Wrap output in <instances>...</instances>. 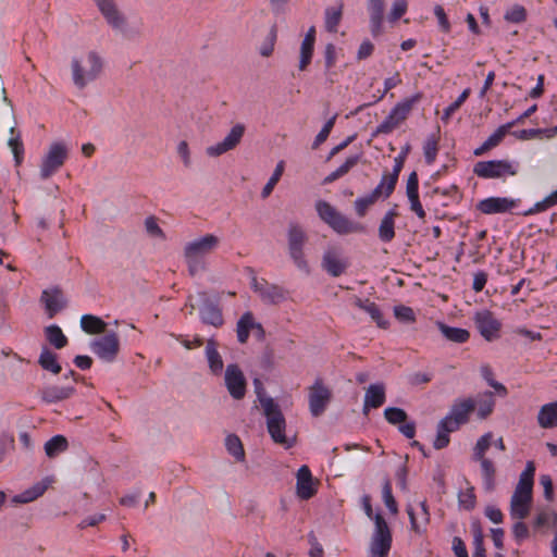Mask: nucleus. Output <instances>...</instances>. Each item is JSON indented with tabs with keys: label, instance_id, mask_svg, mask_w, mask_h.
Returning <instances> with one entry per match:
<instances>
[{
	"label": "nucleus",
	"instance_id": "64",
	"mask_svg": "<svg viewBox=\"0 0 557 557\" xmlns=\"http://www.w3.org/2000/svg\"><path fill=\"white\" fill-rule=\"evenodd\" d=\"M512 534L516 541L521 542L529 536V529L522 520H518L512 527Z\"/></svg>",
	"mask_w": 557,
	"mask_h": 557
},
{
	"label": "nucleus",
	"instance_id": "49",
	"mask_svg": "<svg viewBox=\"0 0 557 557\" xmlns=\"http://www.w3.org/2000/svg\"><path fill=\"white\" fill-rule=\"evenodd\" d=\"M384 418L391 424H400L406 422L408 416L406 411L398 407H387L384 410Z\"/></svg>",
	"mask_w": 557,
	"mask_h": 557
},
{
	"label": "nucleus",
	"instance_id": "19",
	"mask_svg": "<svg viewBox=\"0 0 557 557\" xmlns=\"http://www.w3.org/2000/svg\"><path fill=\"white\" fill-rule=\"evenodd\" d=\"M317 493L313 478L307 466H301L297 471V495L301 499H309Z\"/></svg>",
	"mask_w": 557,
	"mask_h": 557
},
{
	"label": "nucleus",
	"instance_id": "31",
	"mask_svg": "<svg viewBox=\"0 0 557 557\" xmlns=\"http://www.w3.org/2000/svg\"><path fill=\"white\" fill-rule=\"evenodd\" d=\"M398 213L395 210H389L381 220L379 226V238L383 243H389L395 237V218Z\"/></svg>",
	"mask_w": 557,
	"mask_h": 557
},
{
	"label": "nucleus",
	"instance_id": "56",
	"mask_svg": "<svg viewBox=\"0 0 557 557\" xmlns=\"http://www.w3.org/2000/svg\"><path fill=\"white\" fill-rule=\"evenodd\" d=\"M473 545L474 553L473 557H486L485 548L483 545V533L479 525L473 524Z\"/></svg>",
	"mask_w": 557,
	"mask_h": 557
},
{
	"label": "nucleus",
	"instance_id": "8",
	"mask_svg": "<svg viewBox=\"0 0 557 557\" xmlns=\"http://www.w3.org/2000/svg\"><path fill=\"white\" fill-rule=\"evenodd\" d=\"M349 267V260L339 246H329L323 252L321 268L331 276L338 277Z\"/></svg>",
	"mask_w": 557,
	"mask_h": 557
},
{
	"label": "nucleus",
	"instance_id": "25",
	"mask_svg": "<svg viewBox=\"0 0 557 557\" xmlns=\"http://www.w3.org/2000/svg\"><path fill=\"white\" fill-rule=\"evenodd\" d=\"M250 331L259 338H261L264 333L261 324L257 323L252 315H242L237 323V337L242 344L247 342Z\"/></svg>",
	"mask_w": 557,
	"mask_h": 557
},
{
	"label": "nucleus",
	"instance_id": "26",
	"mask_svg": "<svg viewBox=\"0 0 557 557\" xmlns=\"http://www.w3.org/2000/svg\"><path fill=\"white\" fill-rule=\"evenodd\" d=\"M532 497L512 494L510 499V516L516 520L525 519L531 510Z\"/></svg>",
	"mask_w": 557,
	"mask_h": 557
},
{
	"label": "nucleus",
	"instance_id": "12",
	"mask_svg": "<svg viewBox=\"0 0 557 557\" xmlns=\"http://www.w3.org/2000/svg\"><path fill=\"white\" fill-rule=\"evenodd\" d=\"M309 410L313 417H320L331 401L332 393L321 380L309 388Z\"/></svg>",
	"mask_w": 557,
	"mask_h": 557
},
{
	"label": "nucleus",
	"instance_id": "54",
	"mask_svg": "<svg viewBox=\"0 0 557 557\" xmlns=\"http://www.w3.org/2000/svg\"><path fill=\"white\" fill-rule=\"evenodd\" d=\"M475 502L474 488L472 486L458 494L459 506L466 510H472L475 507Z\"/></svg>",
	"mask_w": 557,
	"mask_h": 557
},
{
	"label": "nucleus",
	"instance_id": "20",
	"mask_svg": "<svg viewBox=\"0 0 557 557\" xmlns=\"http://www.w3.org/2000/svg\"><path fill=\"white\" fill-rule=\"evenodd\" d=\"M52 480L50 478H45L44 480L36 482L29 488H26L22 493L13 496L12 502L15 504H27L34 502L45 494Z\"/></svg>",
	"mask_w": 557,
	"mask_h": 557
},
{
	"label": "nucleus",
	"instance_id": "29",
	"mask_svg": "<svg viewBox=\"0 0 557 557\" xmlns=\"http://www.w3.org/2000/svg\"><path fill=\"white\" fill-rule=\"evenodd\" d=\"M537 423L542 429L557 426V401L543 405L537 412Z\"/></svg>",
	"mask_w": 557,
	"mask_h": 557
},
{
	"label": "nucleus",
	"instance_id": "27",
	"mask_svg": "<svg viewBox=\"0 0 557 557\" xmlns=\"http://www.w3.org/2000/svg\"><path fill=\"white\" fill-rule=\"evenodd\" d=\"M41 300L45 302L46 309L51 313L66 309L67 300L63 293L58 288L45 290L42 293Z\"/></svg>",
	"mask_w": 557,
	"mask_h": 557
},
{
	"label": "nucleus",
	"instance_id": "4",
	"mask_svg": "<svg viewBox=\"0 0 557 557\" xmlns=\"http://www.w3.org/2000/svg\"><path fill=\"white\" fill-rule=\"evenodd\" d=\"M71 67L74 85L78 89H84L101 74L103 63L95 51H90L85 59L74 58Z\"/></svg>",
	"mask_w": 557,
	"mask_h": 557
},
{
	"label": "nucleus",
	"instance_id": "3",
	"mask_svg": "<svg viewBox=\"0 0 557 557\" xmlns=\"http://www.w3.org/2000/svg\"><path fill=\"white\" fill-rule=\"evenodd\" d=\"M315 210L319 218L339 235L364 232V226L361 223L349 220L325 200H318Z\"/></svg>",
	"mask_w": 557,
	"mask_h": 557
},
{
	"label": "nucleus",
	"instance_id": "45",
	"mask_svg": "<svg viewBox=\"0 0 557 557\" xmlns=\"http://www.w3.org/2000/svg\"><path fill=\"white\" fill-rule=\"evenodd\" d=\"M284 172V161H280L277 164H276V168L272 174V176L270 177V180L268 181V183L264 185V187L262 188V191H261V197L264 199V198H268L271 193L273 191V188L275 187V185L277 184V182L280 181L282 174Z\"/></svg>",
	"mask_w": 557,
	"mask_h": 557
},
{
	"label": "nucleus",
	"instance_id": "22",
	"mask_svg": "<svg viewBox=\"0 0 557 557\" xmlns=\"http://www.w3.org/2000/svg\"><path fill=\"white\" fill-rule=\"evenodd\" d=\"M419 511H416L412 506L407 507V513L410 519L411 529L416 533H422L425 531V528L430 521V515L426 506V502L422 500L418 504Z\"/></svg>",
	"mask_w": 557,
	"mask_h": 557
},
{
	"label": "nucleus",
	"instance_id": "17",
	"mask_svg": "<svg viewBox=\"0 0 557 557\" xmlns=\"http://www.w3.org/2000/svg\"><path fill=\"white\" fill-rule=\"evenodd\" d=\"M518 200L506 197H490L481 200L476 208L484 214L505 213L515 208Z\"/></svg>",
	"mask_w": 557,
	"mask_h": 557
},
{
	"label": "nucleus",
	"instance_id": "35",
	"mask_svg": "<svg viewBox=\"0 0 557 557\" xmlns=\"http://www.w3.org/2000/svg\"><path fill=\"white\" fill-rule=\"evenodd\" d=\"M81 326L87 334H101L107 332L108 324L98 315H81Z\"/></svg>",
	"mask_w": 557,
	"mask_h": 557
},
{
	"label": "nucleus",
	"instance_id": "59",
	"mask_svg": "<svg viewBox=\"0 0 557 557\" xmlns=\"http://www.w3.org/2000/svg\"><path fill=\"white\" fill-rule=\"evenodd\" d=\"M400 123L397 121L396 117H394L393 114H388L385 120L376 127L375 135L377 134H389L392 133L396 127H398Z\"/></svg>",
	"mask_w": 557,
	"mask_h": 557
},
{
	"label": "nucleus",
	"instance_id": "51",
	"mask_svg": "<svg viewBox=\"0 0 557 557\" xmlns=\"http://www.w3.org/2000/svg\"><path fill=\"white\" fill-rule=\"evenodd\" d=\"M382 497L385 506L388 508V510L396 515L398 512L397 503L392 494V486L389 480H385L383 487H382Z\"/></svg>",
	"mask_w": 557,
	"mask_h": 557
},
{
	"label": "nucleus",
	"instance_id": "18",
	"mask_svg": "<svg viewBox=\"0 0 557 557\" xmlns=\"http://www.w3.org/2000/svg\"><path fill=\"white\" fill-rule=\"evenodd\" d=\"M315 44V27L311 26L300 45L298 70L306 71L313 57Z\"/></svg>",
	"mask_w": 557,
	"mask_h": 557
},
{
	"label": "nucleus",
	"instance_id": "2",
	"mask_svg": "<svg viewBox=\"0 0 557 557\" xmlns=\"http://www.w3.org/2000/svg\"><path fill=\"white\" fill-rule=\"evenodd\" d=\"M260 405L267 418V429L274 443L290 448L295 440L285 434L286 420L280 406L271 397H260Z\"/></svg>",
	"mask_w": 557,
	"mask_h": 557
},
{
	"label": "nucleus",
	"instance_id": "63",
	"mask_svg": "<svg viewBox=\"0 0 557 557\" xmlns=\"http://www.w3.org/2000/svg\"><path fill=\"white\" fill-rule=\"evenodd\" d=\"M325 71L329 72L336 62V48L333 44H327L324 50Z\"/></svg>",
	"mask_w": 557,
	"mask_h": 557
},
{
	"label": "nucleus",
	"instance_id": "52",
	"mask_svg": "<svg viewBox=\"0 0 557 557\" xmlns=\"http://www.w3.org/2000/svg\"><path fill=\"white\" fill-rule=\"evenodd\" d=\"M375 194L376 193H370L355 201V210L359 216L366 215L368 209L377 201Z\"/></svg>",
	"mask_w": 557,
	"mask_h": 557
},
{
	"label": "nucleus",
	"instance_id": "39",
	"mask_svg": "<svg viewBox=\"0 0 557 557\" xmlns=\"http://www.w3.org/2000/svg\"><path fill=\"white\" fill-rule=\"evenodd\" d=\"M474 401L475 408H478V417L480 419H486L493 412L495 400L492 392L484 393Z\"/></svg>",
	"mask_w": 557,
	"mask_h": 557
},
{
	"label": "nucleus",
	"instance_id": "48",
	"mask_svg": "<svg viewBox=\"0 0 557 557\" xmlns=\"http://www.w3.org/2000/svg\"><path fill=\"white\" fill-rule=\"evenodd\" d=\"M404 166V157L400 154L395 158V164L393 172L387 174L389 176L388 183L386 184V196H391L395 189L399 173Z\"/></svg>",
	"mask_w": 557,
	"mask_h": 557
},
{
	"label": "nucleus",
	"instance_id": "23",
	"mask_svg": "<svg viewBox=\"0 0 557 557\" xmlns=\"http://www.w3.org/2000/svg\"><path fill=\"white\" fill-rule=\"evenodd\" d=\"M534 474L535 463L534 461H528L525 469L520 473L519 481L515 487L513 494L532 497Z\"/></svg>",
	"mask_w": 557,
	"mask_h": 557
},
{
	"label": "nucleus",
	"instance_id": "61",
	"mask_svg": "<svg viewBox=\"0 0 557 557\" xmlns=\"http://www.w3.org/2000/svg\"><path fill=\"white\" fill-rule=\"evenodd\" d=\"M407 0H394L388 18L391 22L399 20L407 11Z\"/></svg>",
	"mask_w": 557,
	"mask_h": 557
},
{
	"label": "nucleus",
	"instance_id": "16",
	"mask_svg": "<svg viewBox=\"0 0 557 557\" xmlns=\"http://www.w3.org/2000/svg\"><path fill=\"white\" fill-rule=\"evenodd\" d=\"M225 385L234 399H242L246 393V380L237 364H228L225 370Z\"/></svg>",
	"mask_w": 557,
	"mask_h": 557
},
{
	"label": "nucleus",
	"instance_id": "47",
	"mask_svg": "<svg viewBox=\"0 0 557 557\" xmlns=\"http://www.w3.org/2000/svg\"><path fill=\"white\" fill-rule=\"evenodd\" d=\"M438 151V138L435 135H431L424 143L423 153L425 162L432 164L437 156Z\"/></svg>",
	"mask_w": 557,
	"mask_h": 557
},
{
	"label": "nucleus",
	"instance_id": "62",
	"mask_svg": "<svg viewBox=\"0 0 557 557\" xmlns=\"http://www.w3.org/2000/svg\"><path fill=\"white\" fill-rule=\"evenodd\" d=\"M145 227L149 235H151L153 237L165 238L163 231L160 228V226L158 225V223L153 216H149L146 219Z\"/></svg>",
	"mask_w": 557,
	"mask_h": 557
},
{
	"label": "nucleus",
	"instance_id": "38",
	"mask_svg": "<svg viewBox=\"0 0 557 557\" xmlns=\"http://www.w3.org/2000/svg\"><path fill=\"white\" fill-rule=\"evenodd\" d=\"M359 154L347 158L346 161L338 169H336L335 171H333L332 173L324 177L323 184H331L336 180L343 177L359 162Z\"/></svg>",
	"mask_w": 557,
	"mask_h": 557
},
{
	"label": "nucleus",
	"instance_id": "33",
	"mask_svg": "<svg viewBox=\"0 0 557 557\" xmlns=\"http://www.w3.org/2000/svg\"><path fill=\"white\" fill-rule=\"evenodd\" d=\"M436 325L444 337L453 343L462 344L470 337V333L466 329L448 326L443 322H436Z\"/></svg>",
	"mask_w": 557,
	"mask_h": 557
},
{
	"label": "nucleus",
	"instance_id": "13",
	"mask_svg": "<svg viewBox=\"0 0 557 557\" xmlns=\"http://www.w3.org/2000/svg\"><path fill=\"white\" fill-rule=\"evenodd\" d=\"M220 244V238L213 234H207L200 238L189 242L184 247V258H198L211 253Z\"/></svg>",
	"mask_w": 557,
	"mask_h": 557
},
{
	"label": "nucleus",
	"instance_id": "21",
	"mask_svg": "<svg viewBox=\"0 0 557 557\" xmlns=\"http://www.w3.org/2000/svg\"><path fill=\"white\" fill-rule=\"evenodd\" d=\"M475 324L486 341L492 342L499 337L500 323L493 315H475Z\"/></svg>",
	"mask_w": 557,
	"mask_h": 557
},
{
	"label": "nucleus",
	"instance_id": "42",
	"mask_svg": "<svg viewBox=\"0 0 557 557\" xmlns=\"http://www.w3.org/2000/svg\"><path fill=\"white\" fill-rule=\"evenodd\" d=\"M419 97L414 96L410 99H406L401 102H398L391 111V114L397 119L399 123L404 122L410 111L412 110L413 104L418 101Z\"/></svg>",
	"mask_w": 557,
	"mask_h": 557
},
{
	"label": "nucleus",
	"instance_id": "1",
	"mask_svg": "<svg viewBox=\"0 0 557 557\" xmlns=\"http://www.w3.org/2000/svg\"><path fill=\"white\" fill-rule=\"evenodd\" d=\"M475 409L472 398L457 399L450 407L447 416L437 423L436 437L433 442L435 449H443L449 444V433H453L469 421L470 414Z\"/></svg>",
	"mask_w": 557,
	"mask_h": 557
},
{
	"label": "nucleus",
	"instance_id": "7",
	"mask_svg": "<svg viewBox=\"0 0 557 557\" xmlns=\"http://www.w3.org/2000/svg\"><path fill=\"white\" fill-rule=\"evenodd\" d=\"M90 348L100 360L112 363L120 354V338L115 332L110 331L94 339Z\"/></svg>",
	"mask_w": 557,
	"mask_h": 557
},
{
	"label": "nucleus",
	"instance_id": "34",
	"mask_svg": "<svg viewBox=\"0 0 557 557\" xmlns=\"http://www.w3.org/2000/svg\"><path fill=\"white\" fill-rule=\"evenodd\" d=\"M344 4L338 2L325 10V29L330 33H337L338 25L343 17Z\"/></svg>",
	"mask_w": 557,
	"mask_h": 557
},
{
	"label": "nucleus",
	"instance_id": "60",
	"mask_svg": "<svg viewBox=\"0 0 557 557\" xmlns=\"http://www.w3.org/2000/svg\"><path fill=\"white\" fill-rule=\"evenodd\" d=\"M8 145L13 152L16 165H20L22 162L23 152H24V147H23V143L20 139V135L15 136V137H11L8 141Z\"/></svg>",
	"mask_w": 557,
	"mask_h": 557
},
{
	"label": "nucleus",
	"instance_id": "5",
	"mask_svg": "<svg viewBox=\"0 0 557 557\" xmlns=\"http://www.w3.org/2000/svg\"><path fill=\"white\" fill-rule=\"evenodd\" d=\"M307 239L308 236L305 230L298 223H289L287 230L289 257L299 270L309 273V264L304 253V246L307 243Z\"/></svg>",
	"mask_w": 557,
	"mask_h": 557
},
{
	"label": "nucleus",
	"instance_id": "6",
	"mask_svg": "<svg viewBox=\"0 0 557 557\" xmlns=\"http://www.w3.org/2000/svg\"><path fill=\"white\" fill-rule=\"evenodd\" d=\"M69 149L63 143H52L44 156L40 165V177L47 180L53 175L66 161Z\"/></svg>",
	"mask_w": 557,
	"mask_h": 557
},
{
	"label": "nucleus",
	"instance_id": "36",
	"mask_svg": "<svg viewBox=\"0 0 557 557\" xmlns=\"http://www.w3.org/2000/svg\"><path fill=\"white\" fill-rule=\"evenodd\" d=\"M206 356L209 368L213 373H220L223 369V360L216 350V344L213 339H209L206 345Z\"/></svg>",
	"mask_w": 557,
	"mask_h": 557
},
{
	"label": "nucleus",
	"instance_id": "10",
	"mask_svg": "<svg viewBox=\"0 0 557 557\" xmlns=\"http://www.w3.org/2000/svg\"><path fill=\"white\" fill-rule=\"evenodd\" d=\"M473 173L481 178H499L505 174L513 176L517 170L507 160H490L476 162Z\"/></svg>",
	"mask_w": 557,
	"mask_h": 557
},
{
	"label": "nucleus",
	"instance_id": "55",
	"mask_svg": "<svg viewBox=\"0 0 557 557\" xmlns=\"http://www.w3.org/2000/svg\"><path fill=\"white\" fill-rule=\"evenodd\" d=\"M336 117H337V114L333 115L330 120H327L325 122V124L323 125L322 129L315 136V139H314L313 145H312L313 149H317L321 144H323L327 139V137H329V135H330V133H331V131H332V128H333V126L335 124Z\"/></svg>",
	"mask_w": 557,
	"mask_h": 557
},
{
	"label": "nucleus",
	"instance_id": "30",
	"mask_svg": "<svg viewBox=\"0 0 557 557\" xmlns=\"http://www.w3.org/2000/svg\"><path fill=\"white\" fill-rule=\"evenodd\" d=\"M73 393V387H60L51 385L44 387L40 392V396L44 401L51 404L67 399Z\"/></svg>",
	"mask_w": 557,
	"mask_h": 557
},
{
	"label": "nucleus",
	"instance_id": "50",
	"mask_svg": "<svg viewBox=\"0 0 557 557\" xmlns=\"http://www.w3.org/2000/svg\"><path fill=\"white\" fill-rule=\"evenodd\" d=\"M504 18L510 23H522L527 18V10L520 4H515L506 11Z\"/></svg>",
	"mask_w": 557,
	"mask_h": 557
},
{
	"label": "nucleus",
	"instance_id": "57",
	"mask_svg": "<svg viewBox=\"0 0 557 557\" xmlns=\"http://www.w3.org/2000/svg\"><path fill=\"white\" fill-rule=\"evenodd\" d=\"M351 304L356 309L363 310L367 313H379V309L375 304L370 301L368 298L362 299L355 296L351 298Z\"/></svg>",
	"mask_w": 557,
	"mask_h": 557
},
{
	"label": "nucleus",
	"instance_id": "43",
	"mask_svg": "<svg viewBox=\"0 0 557 557\" xmlns=\"http://www.w3.org/2000/svg\"><path fill=\"white\" fill-rule=\"evenodd\" d=\"M225 446L227 451L238 461L245 459V450L239 437L235 434H231L225 438Z\"/></svg>",
	"mask_w": 557,
	"mask_h": 557
},
{
	"label": "nucleus",
	"instance_id": "9",
	"mask_svg": "<svg viewBox=\"0 0 557 557\" xmlns=\"http://www.w3.org/2000/svg\"><path fill=\"white\" fill-rule=\"evenodd\" d=\"M95 2L108 24L114 29L121 32L127 38L137 34L136 32L126 29V18L117 9L114 0H95Z\"/></svg>",
	"mask_w": 557,
	"mask_h": 557
},
{
	"label": "nucleus",
	"instance_id": "32",
	"mask_svg": "<svg viewBox=\"0 0 557 557\" xmlns=\"http://www.w3.org/2000/svg\"><path fill=\"white\" fill-rule=\"evenodd\" d=\"M364 399L368 406L372 408L381 407L386 399L385 386L383 383L371 384L364 393Z\"/></svg>",
	"mask_w": 557,
	"mask_h": 557
},
{
	"label": "nucleus",
	"instance_id": "28",
	"mask_svg": "<svg viewBox=\"0 0 557 557\" xmlns=\"http://www.w3.org/2000/svg\"><path fill=\"white\" fill-rule=\"evenodd\" d=\"M510 128H512V123H506L499 126L480 147L474 150V156H482L486 151L498 146Z\"/></svg>",
	"mask_w": 557,
	"mask_h": 557
},
{
	"label": "nucleus",
	"instance_id": "37",
	"mask_svg": "<svg viewBox=\"0 0 557 557\" xmlns=\"http://www.w3.org/2000/svg\"><path fill=\"white\" fill-rule=\"evenodd\" d=\"M69 448V442L63 435H54L45 444V453L49 458H54Z\"/></svg>",
	"mask_w": 557,
	"mask_h": 557
},
{
	"label": "nucleus",
	"instance_id": "41",
	"mask_svg": "<svg viewBox=\"0 0 557 557\" xmlns=\"http://www.w3.org/2000/svg\"><path fill=\"white\" fill-rule=\"evenodd\" d=\"M45 333L47 341L57 349H61L67 344V338L58 325L47 326Z\"/></svg>",
	"mask_w": 557,
	"mask_h": 557
},
{
	"label": "nucleus",
	"instance_id": "53",
	"mask_svg": "<svg viewBox=\"0 0 557 557\" xmlns=\"http://www.w3.org/2000/svg\"><path fill=\"white\" fill-rule=\"evenodd\" d=\"M469 95H470V89H465L459 95V97L445 109L442 120L444 122H448L450 116L462 106V103L467 100Z\"/></svg>",
	"mask_w": 557,
	"mask_h": 557
},
{
	"label": "nucleus",
	"instance_id": "44",
	"mask_svg": "<svg viewBox=\"0 0 557 557\" xmlns=\"http://www.w3.org/2000/svg\"><path fill=\"white\" fill-rule=\"evenodd\" d=\"M391 543L392 539L373 536L370 547L372 555L377 557H386L391 549Z\"/></svg>",
	"mask_w": 557,
	"mask_h": 557
},
{
	"label": "nucleus",
	"instance_id": "14",
	"mask_svg": "<svg viewBox=\"0 0 557 557\" xmlns=\"http://www.w3.org/2000/svg\"><path fill=\"white\" fill-rule=\"evenodd\" d=\"M250 273V287L259 295L262 301L268 304H276L284 299L283 290L267 282L264 278H258L252 269Z\"/></svg>",
	"mask_w": 557,
	"mask_h": 557
},
{
	"label": "nucleus",
	"instance_id": "15",
	"mask_svg": "<svg viewBox=\"0 0 557 557\" xmlns=\"http://www.w3.org/2000/svg\"><path fill=\"white\" fill-rule=\"evenodd\" d=\"M222 295L216 293H198L195 296L189 297L190 308L199 313H221L223 307H221Z\"/></svg>",
	"mask_w": 557,
	"mask_h": 557
},
{
	"label": "nucleus",
	"instance_id": "58",
	"mask_svg": "<svg viewBox=\"0 0 557 557\" xmlns=\"http://www.w3.org/2000/svg\"><path fill=\"white\" fill-rule=\"evenodd\" d=\"M373 520H374V523H375V534H374V536L375 537L392 539L388 525H387L385 519L383 518V516L381 513H376L374 516Z\"/></svg>",
	"mask_w": 557,
	"mask_h": 557
},
{
	"label": "nucleus",
	"instance_id": "11",
	"mask_svg": "<svg viewBox=\"0 0 557 557\" xmlns=\"http://www.w3.org/2000/svg\"><path fill=\"white\" fill-rule=\"evenodd\" d=\"M245 129L246 127L242 123L234 125L222 141L206 148L207 156L215 158L235 149L239 145Z\"/></svg>",
	"mask_w": 557,
	"mask_h": 557
},
{
	"label": "nucleus",
	"instance_id": "46",
	"mask_svg": "<svg viewBox=\"0 0 557 557\" xmlns=\"http://www.w3.org/2000/svg\"><path fill=\"white\" fill-rule=\"evenodd\" d=\"M276 38H277V27H276V25H273L270 28L269 34L267 35V37L264 38V40L260 47L259 52L262 57L268 58L273 53Z\"/></svg>",
	"mask_w": 557,
	"mask_h": 557
},
{
	"label": "nucleus",
	"instance_id": "40",
	"mask_svg": "<svg viewBox=\"0 0 557 557\" xmlns=\"http://www.w3.org/2000/svg\"><path fill=\"white\" fill-rule=\"evenodd\" d=\"M38 363L46 371H50L53 374L61 372V366L57 361V355L49 349L45 348L38 359Z\"/></svg>",
	"mask_w": 557,
	"mask_h": 557
},
{
	"label": "nucleus",
	"instance_id": "24",
	"mask_svg": "<svg viewBox=\"0 0 557 557\" xmlns=\"http://www.w3.org/2000/svg\"><path fill=\"white\" fill-rule=\"evenodd\" d=\"M385 2L384 0H368V11L370 13L371 33L377 36L382 30L384 18Z\"/></svg>",
	"mask_w": 557,
	"mask_h": 557
}]
</instances>
